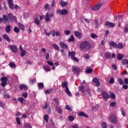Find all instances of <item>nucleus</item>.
I'll return each instance as SVG.
<instances>
[{
    "instance_id": "f257e3e1",
    "label": "nucleus",
    "mask_w": 128,
    "mask_h": 128,
    "mask_svg": "<svg viewBox=\"0 0 128 128\" xmlns=\"http://www.w3.org/2000/svg\"><path fill=\"white\" fill-rule=\"evenodd\" d=\"M80 48L81 50H83V52H86L90 50L92 48V45H90V42L88 41H83L80 44Z\"/></svg>"
},
{
    "instance_id": "f03ea898",
    "label": "nucleus",
    "mask_w": 128,
    "mask_h": 128,
    "mask_svg": "<svg viewBox=\"0 0 128 128\" xmlns=\"http://www.w3.org/2000/svg\"><path fill=\"white\" fill-rule=\"evenodd\" d=\"M8 2V5L9 6V8L10 10H14V8H16V10H18L20 8V6L18 5L14 6V0H7Z\"/></svg>"
},
{
    "instance_id": "7ed1b4c3",
    "label": "nucleus",
    "mask_w": 128,
    "mask_h": 128,
    "mask_svg": "<svg viewBox=\"0 0 128 128\" xmlns=\"http://www.w3.org/2000/svg\"><path fill=\"white\" fill-rule=\"evenodd\" d=\"M54 13L51 12L50 14L48 12L46 13L45 15V20L46 22H48L50 20V18H54Z\"/></svg>"
},
{
    "instance_id": "20e7f679",
    "label": "nucleus",
    "mask_w": 128,
    "mask_h": 128,
    "mask_svg": "<svg viewBox=\"0 0 128 128\" xmlns=\"http://www.w3.org/2000/svg\"><path fill=\"white\" fill-rule=\"evenodd\" d=\"M57 14H58L60 16H66L68 14V10L66 9H64L62 10L60 9H58L56 10Z\"/></svg>"
},
{
    "instance_id": "39448f33",
    "label": "nucleus",
    "mask_w": 128,
    "mask_h": 128,
    "mask_svg": "<svg viewBox=\"0 0 128 128\" xmlns=\"http://www.w3.org/2000/svg\"><path fill=\"white\" fill-rule=\"evenodd\" d=\"M0 80L2 82H1L2 86V88H4V86H6V84H8V82H6L8 80V78L6 76H3L0 78Z\"/></svg>"
},
{
    "instance_id": "423d86ee",
    "label": "nucleus",
    "mask_w": 128,
    "mask_h": 128,
    "mask_svg": "<svg viewBox=\"0 0 128 128\" xmlns=\"http://www.w3.org/2000/svg\"><path fill=\"white\" fill-rule=\"evenodd\" d=\"M8 21V16L6 15H3L2 18H0V24L3 22L4 24H6Z\"/></svg>"
},
{
    "instance_id": "0eeeda50",
    "label": "nucleus",
    "mask_w": 128,
    "mask_h": 128,
    "mask_svg": "<svg viewBox=\"0 0 128 128\" xmlns=\"http://www.w3.org/2000/svg\"><path fill=\"white\" fill-rule=\"evenodd\" d=\"M110 120L111 122H112V124H116L118 122V118H116V117L114 115L111 116Z\"/></svg>"
},
{
    "instance_id": "6e6552de",
    "label": "nucleus",
    "mask_w": 128,
    "mask_h": 128,
    "mask_svg": "<svg viewBox=\"0 0 128 128\" xmlns=\"http://www.w3.org/2000/svg\"><path fill=\"white\" fill-rule=\"evenodd\" d=\"M102 3H98L97 4H96L95 6L92 7V10H94L96 12V10H98L102 6Z\"/></svg>"
},
{
    "instance_id": "1a4fd4ad",
    "label": "nucleus",
    "mask_w": 128,
    "mask_h": 128,
    "mask_svg": "<svg viewBox=\"0 0 128 128\" xmlns=\"http://www.w3.org/2000/svg\"><path fill=\"white\" fill-rule=\"evenodd\" d=\"M102 94L104 100H108V98H110V96L106 92H102Z\"/></svg>"
},
{
    "instance_id": "9d476101",
    "label": "nucleus",
    "mask_w": 128,
    "mask_h": 128,
    "mask_svg": "<svg viewBox=\"0 0 128 128\" xmlns=\"http://www.w3.org/2000/svg\"><path fill=\"white\" fill-rule=\"evenodd\" d=\"M9 48L12 52H18V48L16 45L10 46Z\"/></svg>"
},
{
    "instance_id": "9b49d317",
    "label": "nucleus",
    "mask_w": 128,
    "mask_h": 128,
    "mask_svg": "<svg viewBox=\"0 0 128 128\" xmlns=\"http://www.w3.org/2000/svg\"><path fill=\"white\" fill-rule=\"evenodd\" d=\"M74 34H75V36H76V38H78V40H80V38H82V33L78 32V31H75Z\"/></svg>"
},
{
    "instance_id": "f8f14e48",
    "label": "nucleus",
    "mask_w": 128,
    "mask_h": 128,
    "mask_svg": "<svg viewBox=\"0 0 128 128\" xmlns=\"http://www.w3.org/2000/svg\"><path fill=\"white\" fill-rule=\"evenodd\" d=\"M72 72L74 74H78V72H80V68L78 67L74 66L72 68Z\"/></svg>"
},
{
    "instance_id": "ddd939ff",
    "label": "nucleus",
    "mask_w": 128,
    "mask_h": 128,
    "mask_svg": "<svg viewBox=\"0 0 128 128\" xmlns=\"http://www.w3.org/2000/svg\"><path fill=\"white\" fill-rule=\"evenodd\" d=\"M92 82L94 84H96V86H100V80L98 78H94L92 80Z\"/></svg>"
},
{
    "instance_id": "4468645a",
    "label": "nucleus",
    "mask_w": 128,
    "mask_h": 128,
    "mask_svg": "<svg viewBox=\"0 0 128 128\" xmlns=\"http://www.w3.org/2000/svg\"><path fill=\"white\" fill-rule=\"evenodd\" d=\"M3 38L5 40H6V42H10V36H8V35L6 34H4Z\"/></svg>"
},
{
    "instance_id": "2eb2a0df",
    "label": "nucleus",
    "mask_w": 128,
    "mask_h": 128,
    "mask_svg": "<svg viewBox=\"0 0 128 128\" xmlns=\"http://www.w3.org/2000/svg\"><path fill=\"white\" fill-rule=\"evenodd\" d=\"M60 48H62L64 50L68 48V45L66 44V43L64 42H60Z\"/></svg>"
},
{
    "instance_id": "dca6fc26",
    "label": "nucleus",
    "mask_w": 128,
    "mask_h": 128,
    "mask_svg": "<svg viewBox=\"0 0 128 128\" xmlns=\"http://www.w3.org/2000/svg\"><path fill=\"white\" fill-rule=\"evenodd\" d=\"M19 88H20V90H28V86L26 85L25 84H20L19 86Z\"/></svg>"
},
{
    "instance_id": "f3484780",
    "label": "nucleus",
    "mask_w": 128,
    "mask_h": 128,
    "mask_svg": "<svg viewBox=\"0 0 128 128\" xmlns=\"http://www.w3.org/2000/svg\"><path fill=\"white\" fill-rule=\"evenodd\" d=\"M106 26H110V28H114V24L107 21L106 22Z\"/></svg>"
},
{
    "instance_id": "a211bd4d",
    "label": "nucleus",
    "mask_w": 128,
    "mask_h": 128,
    "mask_svg": "<svg viewBox=\"0 0 128 128\" xmlns=\"http://www.w3.org/2000/svg\"><path fill=\"white\" fill-rule=\"evenodd\" d=\"M104 57L106 58H108V60H110V58H112L110 53V52H106L104 54Z\"/></svg>"
},
{
    "instance_id": "6ab92c4d",
    "label": "nucleus",
    "mask_w": 128,
    "mask_h": 128,
    "mask_svg": "<svg viewBox=\"0 0 128 128\" xmlns=\"http://www.w3.org/2000/svg\"><path fill=\"white\" fill-rule=\"evenodd\" d=\"M68 55L69 56H70V58H72L75 56H76V52L74 51L73 52L69 51L68 53Z\"/></svg>"
},
{
    "instance_id": "aec40b11",
    "label": "nucleus",
    "mask_w": 128,
    "mask_h": 128,
    "mask_svg": "<svg viewBox=\"0 0 128 128\" xmlns=\"http://www.w3.org/2000/svg\"><path fill=\"white\" fill-rule=\"evenodd\" d=\"M79 116H84V118H88V115L86 114V113L82 112H80L78 114Z\"/></svg>"
},
{
    "instance_id": "412c9836",
    "label": "nucleus",
    "mask_w": 128,
    "mask_h": 128,
    "mask_svg": "<svg viewBox=\"0 0 128 128\" xmlns=\"http://www.w3.org/2000/svg\"><path fill=\"white\" fill-rule=\"evenodd\" d=\"M38 88L39 90H42L44 88V83L42 82H39L38 84Z\"/></svg>"
},
{
    "instance_id": "4be33fe9",
    "label": "nucleus",
    "mask_w": 128,
    "mask_h": 128,
    "mask_svg": "<svg viewBox=\"0 0 128 128\" xmlns=\"http://www.w3.org/2000/svg\"><path fill=\"white\" fill-rule=\"evenodd\" d=\"M124 56L123 54L120 53L117 56V60H122L124 58Z\"/></svg>"
},
{
    "instance_id": "5701e85b",
    "label": "nucleus",
    "mask_w": 128,
    "mask_h": 128,
    "mask_svg": "<svg viewBox=\"0 0 128 128\" xmlns=\"http://www.w3.org/2000/svg\"><path fill=\"white\" fill-rule=\"evenodd\" d=\"M65 92L67 94L68 96H72V92H70V89H68V87H66L65 88Z\"/></svg>"
},
{
    "instance_id": "b1692460",
    "label": "nucleus",
    "mask_w": 128,
    "mask_h": 128,
    "mask_svg": "<svg viewBox=\"0 0 128 128\" xmlns=\"http://www.w3.org/2000/svg\"><path fill=\"white\" fill-rule=\"evenodd\" d=\"M109 44L110 46H112L114 48H116V46L118 44L114 42H110L109 43Z\"/></svg>"
},
{
    "instance_id": "393cba45",
    "label": "nucleus",
    "mask_w": 128,
    "mask_h": 128,
    "mask_svg": "<svg viewBox=\"0 0 128 128\" xmlns=\"http://www.w3.org/2000/svg\"><path fill=\"white\" fill-rule=\"evenodd\" d=\"M56 110L58 112V114H62V108L58 107V106H56Z\"/></svg>"
},
{
    "instance_id": "a878e982",
    "label": "nucleus",
    "mask_w": 128,
    "mask_h": 128,
    "mask_svg": "<svg viewBox=\"0 0 128 128\" xmlns=\"http://www.w3.org/2000/svg\"><path fill=\"white\" fill-rule=\"evenodd\" d=\"M44 70L46 72H50L52 70L48 65H45L44 67H43Z\"/></svg>"
},
{
    "instance_id": "bb28decb",
    "label": "nucleus",
    "mask_w": 128,
    "mask_h": 128,
    "mask_svg": "<svg viewBox=\"0 0 128 128\" xmlns=\"http://www.w3.org/2000/svg\"><path fill=\"white\" fill-rule=\"evenodd\" d=\"M78 88H79V90L81 92L82 94L84 93V86H80Z\"/></svg>"
},
{
    "instance_id": "cd10ccee",
    "label": "nucleus",
    "mask_w": 128,
    "mask_h": 128,
    "mask_svg": "<svg viewBox=\"0 0 128 128\" xmlns=\"http://www.w3.org/2000/svg\"><path fill=\"white\" fill-rule=\"evenodd\" d=\"M9 66H10V68H14L16 66V64L14 63V62H10Z\"/></svg>"
},
{
    "instance_id": "c85d7f7f",
    "label": "nucleus",
    "mask_w": 128,
    "mask_h": 128,
    "mask_svg": "<svg viewBox=\"0 0 128 128\" xmlns=\"http://www.w3.org/2000/svg\"><path fill=\"white\" fill-rule=\"evenodd\" d=\"M118 84H121V86H124V80H122V79L121 78H118Z\"/></svg>"
},
{
    "instance_id": "c756f323",
    "label": "nucleus",
    "mask_w": 128,
    "mask_h": 128,
    "mask_svg": "<svg viewBox=\"0 0 128 128\" xmlns=\"http://www.w3.org/2000/svg\"><path fill=\"white\" fill-rule=\"evenodd\" d=\"M52 46L54 47V48L56 50H60V46H58V45L56 44H52Z\"/></svg>"
},
{
    "instance_id": "7c9ffc66",
    "label": "nucleus",
    "mask_w": 128,
    "mask_h": 128,
    "mask_svg": "<svg viewBox=\"0 0 128 128\" xmlns=\"http://www.w3.org/2000/svg\"><path fill=\"white\" fill-rule=\"evenodd\" d=\"M122 64L124 66H126V64H128V59H123L122 60Z\"/></svg>"
},
{
    "instance_id": "2f4dec72",
    "label": "nucleus",
    "mask_w": 128,
    "mask_h": 128,
    "mask_svg": "<svg viewBox=\"0 0 128 128\" xmlns=\"http://www.w3.org/2000/svg\"><path fill=\"white\" fill-rule=\"evenodd\" d=\"M68 82H62V86L63 88H68Z\"/></svg>"
},
{
    "instance_id": "473e14b6",
    "label": "nucleus",
    "mask_w": 128,
    "mask_h": 128,
    "mask_svg": "<svg viewBox=\"0 0 128 128\" xmlns=\"http://www.w3.org/2000/svg\"><path fill=\"white\" fill-rule=\"evenodd\" d=\"M60 4L61 6H66V4H68L66 3V2H64L63 1H60Z\"/></svg>"
},
{
    "instance_id": "72a5a7b5",
    "label": "nucleus",
    "mask_w": 128,
    "mask_h": 128,
    "mask_svg": "<svg viewBox=\"0 0 128 128\" xmlns=\"http://www.w3.org/2000/svg\"><path fill=\"white\" fill-rule=\"evenodd\" d=\"M5 30L6 32H10V26H6V28Z\"/></svg>"
},
{
    "instance_id": "f704fd0d",
    "label": "nucleus",
    "mask_w": 128,
    "mask_h": 128,
    "mask_svg": "<svg viewBox=\"0 0 128 128\" xmlns=\"http://www.w3.org/2000/svg\"><path fill=\"white\" fill-rule=\"evenodd\" d=\"M124 48V45L122 44L119 43L118 44H117V46L116 48H120L122 49Z\"/></svg>"
},
{
    "instance_id": "c9c22d12",
    "label": "nucleus",
    "mask_w": 128,
    "mask_h": 128,
    "mask_svg": "<svg viewBox=\"0 0 128 128\" xmlns=\"http://www.w3.org/2000/svg\"><path fill=\"white\" fill-rule=\"evenodd\" d=\"M68 40L70 42H74V35H70V38H69Z\"/></svg>"
},
{
    "instance_id": "e433bc0d",
    "label": "nucleus",
    "mask_w": 128,
    "mask_h": 128,
    "mask_svg": "<svg viewBox=\"0 0 128 128\" xmlns=\"http://www.w3.org/2000/svg\"><path fill=\"white\" fill-rule=\"evenodd\" d=\"M53 100H54L56 104H60V100L58 98H54Z\"/></svg>"
},
{
    "instance_id": "4c0bfd02",
    "label": "nucleus",
    "mask_w": 128,
    "mask_h": 128,
    "mask_svg": "<svg viewBox=\"0 0 128 128\" xmlns=\"http://www.w3.org/2000/svg\"><path fill=\"white\" fill-rule=\"evenodd\" d=\"M6 16L8 17V20H12V18L13 16H12V13H9L7 14Z\"/></svg>"
},
{
    "instance_id": "58836bf2",
    "label": "nucleus",
    "mask_w": 128,
    "mask_h": 128,
    "mask_svg": "<svg viewBox=\"0 0 128 128\" xmlns=\"http://www.w3.org/2000/svg\"><path fill=\"white\" fill-rule=\"evenodd\" d=\"M10 20L12 22H18V18L15 16H12V18Z\"/></svg>"
},
{
    "instance_id": "ea45409f",
    "label": "nucleus",
    "mask_w": 128,
    "mask_h": 128,
    "mask_svg": "<svg viewBox=\"0 0 128 128\" xmlns=\"http://www.w3.org/2000/svg\"><path fill=\"white\" fill-rule=\"evenodd\" d=\"M14 32H16V34H18V32H20V28L18 27H15L14 28Z\"/></svg>"
},
{
    "instance_id": "a19ab883",
    "label": "nucleus",
    "mask_w": 128,
    "mask_h": 128,
    "mask_svg": "<svg viewBox=\"0 0 128 128\" xmlns=\"http://www.w3.org/2000/svg\"><path fill=\"white\" fill-rule=\"evenodd\" d=\"M94 24H95V26H96V28H98L100 24H98V20H94Z\"/></svg>"
},
{
    "instance_id": "79ce46f5",
    "label": "nucleus",
    "mask_w": 128,
    "mask_h": 128,
    "mask_svg": "<svg viewBox=\"0 0 128 128\" xmlns=\"http://www.w3.org/2000/svg\"><path fill=\"white\" fill-rule=\"evenodd\" d=\"M36 82V78L30 80V84H34Z\"/></svg>"
},
{
    "instance_id": "37998d69",
    "label": "nucleus",
    "mask_w": 128,
    "mask_h": 128,
    "mask_svg": "<svg viewBox=\"0 0 128 128\" xmlns=\"http://www.w3.org/2000/svg\"><path fill=\"white\" fill-rule=\"evenodd\" d=\"M50 34L52 36H56V30H53L50 31Z\"/></svg>"
},
{
    "instance_id": "c03bdc74",
    "label": "nucleus",
    "mask_w": 128,
    "mask_h": 128,
    "mask_svg": "<svg viewBox=\"0 0 128 128\" xmlns=\"http://www.w3.org/2000/svg\"><path fill=\"white\" fill-rule=\"evenodd\" d=\"M0 108H6V104L4 102L0 101Z\"/></svg>"
},
{
    "instance_id": "a18cd8bd",
    "label": "nucleus",
    "mask_w": 128,
    "mask_h": 128,
    "mask_svg": "<svg viewBox=\"0 0 128 128\" xmlns=\"http://www.w3.org/2000/svg\"><path fill=\"white\" fill-rule=\"evenodd\" d=\"M44 120L46 122H48V115L46 114L44 116Z\"/></svg>"
},
{
    "instance_id": "49530a36",
    "label": "nucleus",
    "mask_w": 128,
    "mask_h": 128,
    "mask_svg": "<svg viewBox=\"0 0 128 128\" xmlns=\"http://www.w3.org/2000/svg\"><path fill=\"white\" fill-rule=\"evenodd\" d=\"M121 112L123 116H126V111L124 110V108H121Z\"/></svg>"
},
{
    "instance_id": "de8ad7c7",
    "label": "nucleus",
    "mask_w": 128,
    "mask_h": 128,
    "mask_svg": "<svg viewBox=\"0 0 128 128\" xmlns=\"http://www.w3.org/2000/svg\"><path fill=\"white\" fill-rule=\"evenodd\" d=\"M68 120L70 122H74V118L72 116H69L68 117Z\"/></svg>"
},
{
    "instance_id": "09e8293b",
    "label": "nucleus",
    "mask_w": 128,
    "mask_h": 128,
    "mask_svg": "<svg viewBox=\"0 0 128 128\" xmlns=\"http://www.w3.org/2000/svg\"><path fill=\"white\" fill-rule=\"evenodd\" d=\"M64 32L66 36H70V30H65Z\"/></svg>"
},
{
    "instance_id": "8fccbe9b",
    "label": "nucleus",
    "mask_w": 128,
    "mask_h": 128,
    "mask_svg": "<svg viewBox=\"0 0 128 128\" xmlns=\"http://www.w3.org/2000/svg\"><path fill=\"white\" fill-rule=\"evenodd\" d=\"M4 98H10V94H4Z\"/></svg>"
},
{
    "instance_id": "3c124183",
    "label": "nucleus",
    "mask_w": 128,
    "mask_h": 128,
    "mask_svg": "<svg viewBox=\"0 0 128 128\" xmlns=\"http://www.w3.org/2000/svg\"><path fill=\"white\" fill-rule=\"evenodd\" d=\"M90 36L91 38H98V36L94 34H91Z\"/></svg>"
},
{
    "instance_id": "603ef678",
    "label": "nucleus",
    "mask_w": 128,
    "mask_h": 128,
    "mask_svg": "<svg viewBox=\"0 0 128 128\" xmlns=\"http://www.w3.org/2000/svg\"><path fill=\"white\" fill-rule=\"evenodd\" d=\"M102 128H108V125L106 122H103L102 125Z\"/></svg>"
},
{
    "instance_id": "864d4df0",
    "label": "nucleus",
    "mask_w": 128,
    "mask_h": 128,
    "mask_svg": "<svg viewBox=\"0 0 128 128\" xmlns=\"http://www.w3.org/2000/svg\"><path fill=\"white\" fill-rule=\"evenodd\" d=\"M114 78H112L109 81V84H114Z\"/></svg>"
},
{
    "instance_id": "5fc2aeb1",
    "label": "nucleus",
    "mask_w": 128,
    "mask_h": 128,
    "mask_svg": "<svg viewBox=\"0 0 128 128\" xmlns=\"http://www.w3.org/2000/svg\"><path fill=\"white\" fill-rule=\"evenodd\" d=\"M72 60H74V62H80V60H78V58L74 56L73 57Z\"/></svg>"
},
{
    "instance_id": "6e6d98bb",
    "label": "nucleus",
    "mask_w": 128,
    "mask_h": 128,
    "mask_svg": "<svg viewBox=\"0 0 128 128\" xmlns=\"http://www.w3.org/2000/svg\"><path fill=\"white\" fill-rule=\"evenodd\" d=\"M19 27L21 30H24V25H22V24H19Z\"/></svg>"
},
{
    "instance_id": "4d7b16f0",
    "label": "nucleus",
    "mask_w": 128,
    "mask_h": 128,
    "mask_svg": "<svg viewBox=\"0 0 128 128\" xmlns=\"http://www.w3.org/2000/svg\"><path fill=\"white\" fill-rule=\"evenodd\" d=\"M45 10H50V5L46 4L44 6Z\"/></svg>"
},
{
    "instance_id": "13d9d810",
    "label": "nucleus",
    "mask_w": 128,
    "mask_h": 128,
    "mask_svg": "<svg viewBox=\"0 0 128 128\" xmlns=\"http://www.w3.org/2000/svg\"><path fill=\"white\" fill-rule=\"evenodd\" d=\"M26 52L23 50L22 51H21L20 56H26Z\"/></svg>"
},
{
    "instance_id": "bf43d9fd",
    "label": "nucleus",
    "mask_w": 128,
    "mask_h": 128,
    "mask_svg": "<svg viewBox=\"0 0 128 128\" xmlns=\"http://www.w3.org/2000/svg\"><path fill=\"white\" fill-rule=\"evenodd\" d=\"M24 128H32V126H30V124H26L24 125Z\"/></svg>"
},
{
    "instance_id": "052dcab7",
    "label": "nucleus",
    "mask_w": 128,
    "mask_h": 128,
    "mask_svg": "<svg viewBox=\"0 0 128 128\" xmlns=\"http://www.w3.org/2000/svg\"><path fill=\"white\" fill-rule=\"evenodd\" d=\"M18 101L21 102V104H24V98H18Z\"/></svg>"
},
{
    "instance_id": "680f3d73",
    "label": "nucleus",
    "mask_w": 128,
    "mask_h": 128,
    "mask_svg": "<svg viewBox=\"0 0 128 128\" xmlns=\"http://www.w3.org/2000/svg\"><path fill=\"white\" fill-rule=\"evenodd\" d=\"M110 106H112V108H114V106H116V102H112L110 104Z\"/></svg>"
},
{
    "instance_id": "e2e57ef3",
    "label": "nucleus",
    "mask_w": 128,
    "mask_h": 128,
    "mask_svg": "<svg viewBox=\"0 0 128 128\" xmlns=\"http://www.w3.org/2000/svg\"><path fill=\"white\" fill-rule=\"evenodd\" d=\"M16 122L18 124H20V118H16Z\"/></svg>"
},
{
    "instance_id": "0e129e2a",
    "label": "nucleus",
    "mask_w": 128,
    "mask_h": 128,
    "mask_svg": "<svg viewBox=\"0 0 128 128\" xmlns=\"http://www.w3.org/2000/svg\"><path fill=\"white\" fill-rule=\"evenodd\" d=\"M47 64H48V66H54V62H52L50 61H48Z\"/></svg>"
},
{
    "instance_id": "69168bd1",
    "label": "nucleus",
    "mask_w": 128,
    "mask_h": 128,
    "mask_svg": "<svg viewBox=\"0 0 128 128\" xmlns=\"http://www.w3.org/2000/svg\"><path fill=\"white\" fill-rule=\"evenodd\" d=\"M52 92V90L51 89H48L46 90H45V93L46 94H50Z\"/></svg>"
},
{
    "instance_id": "338daca9",
    "label": "nucleus",
    "mask_w": 128,
    "mask_h": 128,
    "mask_svg": "<svg viewBox=\"0 0 128 128\" xmlns=\"http://www.w3.org/2000/svg\"><path fill=\"white\" fill-rule=\"evenodd\" d=\"M86 72H87V74H90L91 72H92V70L91 68H88L86 70Z\"/></svg>"
},
{
    "instance_id": "774afa93",
    "label": "nucleus",
    "mask_w": 128,
    "mask_h": 128,
    "mask_svg": "<svg viewBox=\"0 0 128 128\" xmlns=\"http://www.w3.org/2000/svg\"><path fill=\"white\" fill-rule=\"evenodd\" d=\"M34 22L36 24H40V20L38 19L35 18Z\"/></svg>"
}]
</instances>
